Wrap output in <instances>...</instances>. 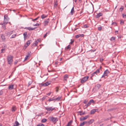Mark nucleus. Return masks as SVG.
<instances>
[{
	"label": "nucleus",
	"mask_w": 126,
	"mask_h": 126,
	"mask_svg": "<svg viewBox=\"0 0 126 126\" xmlns=\"http://www.w3.org/2000/svg\"><path fill=\"white\" fill-rule=\"evenodd\" d=\"M98 110L97 109H93L91 110L90 112V114H93L96 111V110Z\"/></svg>",
	"instance_id": "ddd939ff"
},
{
	"label": "nucleus",
	"mask_w": 126,
	"mask_h": 126,
	"mask_svg": "<svg viewBox=\"0 0 126 126\" xmlns=\"http://www.w3.org/2000/svg\"><path fill=\"white\" fill-rule=\"evenodd\" d=\"M50 83V82H46L45 83H42L41 85L42 86H45L48 85Z\"/></svg>",
	"instance_id": "9d476101"
},
{
	"label": "nucleus",
	"mask_w": 126,
	"mask_h": 126,
	"mask_svg": "<svg viewBox=\"0 0 126 126\" xmlns=\"http://www.w3.org/2000/svg\"><path fill=\"white\" fill-rule=\"evenodd\" d=\"M32 46L33 47H35V46H37V45L35 44V43H33V44L32 45Z\"/></svg>",
	"instance_id": "603ef678"
},
{
	"label": "nucleus",
	"mask_w": 126,
	"mask_h": 126,
	"mask_svg": "<svg viewBox=\"0 0 126 126\" xmlns=\"http://www.w3.org/2000/svg\"><path fill=\"white\" fill-rule=\"evenodd\" d=\"M13 57L10 55H9L7 56V60L8 63L10 65L12 64L13 62Z\"/></svg>",
	"instance_id": "f03ea898"
},
{
	"label": "nucleus",
	"mask_w": 126,
	"mask_h": 126,
	"mask_svg": "<svg viewBox=\"0 0 126 126\" xmlns=\"http://www.w3.org/2000/svg\"><path fill=\"white\" fill-rule=\"evenodd\" d=\"M83 122L84 123V124H86L87 123H88V122H87V121H85Z\"/></svg>",
	"instance_id": "bf43d9fd"
},
{
	"label": "nucleus",
	"mask_w": 126,
	"mask_h": 126,
	"mask_svg": "<svg viewBox=\"0 0 126 126\" xmlns=\"http://www.w3.org/2000/svg\"><path fill=\"white\" fill-rule=\"evenodd\" d=\"M96 86L97 87L98 89H99L100 87V85L99 84H97L96 85Z\"/></svg>",
	"instance_id": "ea45409f"
},
{
	"label": "nucleus",
	"mask_w": 126,
	"mask_h": 126,
	"mask_svg": "<svg viewBox=\"0 0 126 126\" xmlns=\"http://www.w3.org/2000/svg\"><path fill=\"white\" fill-rule=\"evenodd\" d=\"M1 52H2V53L4 52L5 51L4 49H3V48L2 49H1Z\"/></svg>",
	"instance_id": "8fccbe9b"
},
{
	"label": "nucleus",
	"mask_w": 126,
	"mask_h": 126,
	"mask_svg": "<svg viewBox=\"0 0 126 126\" xmlns=\"http://www.w3.org/2000/svg\"><path fill=\"white\" fill-rule=\"evenodd\" d=\"M47 17V16L43 14L41 16V18L42 19H43L46 17Z\"/></svg>",
	"instance_id": "a878e982"
},
{
	"label": "nucleus",
	"mask_w": 126,
	"mask_h": 126,
	"mask_svg": "<svg viewBox=\"0 0 126 126\" xmlns=\"http://www.w3.org/2000/svg\"><path fill=\"white\" fill-rule=\"evenodd\" d=\"M101 67H100L96 71L94 72L92 74L91 77L93 76L94 74L97 75L100 72V70H101Z\"/></svg>",
	"instance_id": "39448f33"
},
{
	"label": "nucleus",
	"mask_w": 126,
	"mask_h": 126,
	"mask_svg": "<svg viewBox=\"0 0 126 126\" xmlns=\"http://www.w3.org/2000/svg\"><path fill=\"white\" fill-rule=\"evenodd\" d=\"M36 28H32L31 27H26L25 28V29H27V30H28L30 31L31 30L32 31V30H34Z\"/></svg>",
	"instance_id": "f8f14e48"
},
{
	"label": "nucleus",
	"mask_w": 126,
	"mask_h": 126,
	"mask_svg": "<svg viewBox=\"0 0 126 126\" xmlns=\"http://www.w3.org/2000/svg\"><path fill=\"white\" fill-rule=\"evenodd\" d=\"M20 125V124L17 121H16L14 123L13 126H18Z\"/></svg>",
	"instance_id": "dca6fc26"
},
{
	"label": "nucleus",
	"mask_w": 126,
	"mask_h": 126,
	"mask_svg": "<svg viewBox=\"0 0 126 126\" xmlns=\"http://www.w3.org/2000/svg\"><path fill=\"white\" fill-rule=\"evenodd\" d=\"M30 41H28L26 43V44H25V46L26 47L28 46L30 44Z\"/></svg>",
	"instance_id": "aec40b11"
},
{
	"label": "nucleus",
	"mask_w": 126,
	"mask_h": 126,
	"mask_svg": "<svg viewBox=\"0 0 126 126\" xmlns=\"http://www.w3.org/2000/svg\"><path fill=\"white\" fill-rule=\"evenodd\" d=\"M123 16V18H126V15L123 14H122Z\"/></svg>",
	"instance_id": "a19ab883"
},
{
	"label": "nucleus",
	"mask_w": 126,
	"mask_h": 126,
	"mask_svg": "<svg viewBox=\"0 0 126 126\" xmlns=\"http://www.w3.org/2000/svg\"><path fill=\"white\" fill-rule=\"evenodd\" d=\"M40 41V39H38L35 42V43L37 45V44Z\"/></svg>",
	"instance_id": "bb28decb"
},
{
	"label": "nucleus",
	"mask_w": 126,
	"mask_h": 126,
	"mask_svg": "<svg viewBox=\"0 0 126 126\" xmlns=\"http://www.w3.org/2000/svg\"><path fill=\"white\" fill-rule=\"evenodd\" d=\"M9 19V18L8 17L7 15V14L5 15L4 16L3 23L1 24V25H2V27L4 29H5V25L8 23Z\"/></svg>",
	"instance_id": "f257e3e1"
},
{
	"label": "nucleus",
	"mask_w": 126,
	"mask_h": 126,
	"mask_svg": "<svg viewBox=\"0 0 126 126\" xmlns=\"http://www.w3.org/2000/svg\"><path fill=\"white\" fill-rule=\"evenodd\" d=\"M71 47L69 45H68V46L66 47V48L67 49H68L69 48H70Z\"/></svg>",
	"instance_id": "09e8293b"
},
{
	"label": "nucleus",
	"mask_w": 126,
	"mask_h": 126,
	"mask_svg": "<svg viewBox=\"0 0 126 126\" xmlns=\"http://www.w3.org/2000/svg\"><path fill=\"white\" fill-rule=\"evenodd\" d=\"M74 1L75 2H76L77 1V0H75Z\"/></svg>",
	"instance_id": "e2e57ef3"
},
{
	"label": "nucleus",
	"mask_w": 126,
	"mask_h": 126,
	"mask_svg": "<svg viewBox=\"0 0 126 126\" xmlns=\"http://www.w3.org/2000/svg\"><path fill=\"white\" fill-rule=\"evenodd\" d=\"M102 15V14L101 13H100L97 14V15L96 16V18H98Z\"/></svg>",
	"instance_id": "4468645a"
},
{
	"label": "nucleus",
	"mask_w": 126,
	"mask_h": 126,
	"mask_svg": "<svg viewBox=\"0 0 126 126\" xmlns=\"http://www.w3.org/2000/svg\"><path fill=\"white\" fill-rule=\"evenodd\" d=\"M110 73V72L108 69L105 70L104 73L103 75L101 77H105L106 76H107L108 74Z\"/></svg>",
	"instance_id": "20e7f679"
},
{
	"label": "nucleus",
	"mask_w": 126,
	"mask_h": 126,
	"mask_svg": "<svg viewBox=\"0 0 126 126\" xmlns=\"http://www.w3.org/2000/svg\"><path fill=\"white\" fill-rule=\"evenodd\" d=\"M89 117L88 116H85L84 117H83L82 118L81 117L80 118V121H83L86 119H87L88 117Z\"/></svg>",
	"instance_id": "9b49d317"
},
{
	"label": "nucleus",
	"mask_w": 126,
	"mask_h": 126,
	"mask_svg": "<svg viewBox=\"0 0 126 126\" xmlns=\"http://www.w3.org/2000/svg\"><path fill=\"white\" fill-rule=\"evenodd\" d=\"M124 21H121L120 22V24H124Z\"/></svg>",
	"instance_id": "4d7b16f0"
},
{
	"label": "nucleus",
	"mask_w": 126,
	"mask_h": 126,
	"mask_svg": "<svg viewBox=\"0 0 126 126\" xmlns=\"http://www.w3.org/2000/svg\"><path fill=\"white\" fill-rule=\"evenodd\" d=\"M71 42L70 43V44H72L74 42V41L72 40V39H71Z\"/></svg>",
	"instance_id": "a18cd8bd"
},
{
	"label": "nucleus",
	"mask_w": 126,
	"mask_h": 126,
	"mask_svg": "<svg viewBox=\"0 0 126 126\" xmlns=\"http://www.w3.org/2000/svg\"><path fill=\"white\" fill-rule=\"evenodd\" d=\"M113 110V109H109V110H108V111H110L112 110Z\"/></svg>",
	"instance_id": "052dcab7"
},
{
	"label": "nucleus",
	"mask_w": 126,
	"mask_h": 126,
	"mask_svg": "<svg viewBox=\"0 0 126 126\" xmlns=\"http://www.w3.org/2000/svg\"><path fill=\"white\" fill-rule=\"evenodd\" d=\"M118 31H115V33H118Z\"/></svg>",
	"instance_id": "680f3d73"
},
{
	"label": "nucleus",
	"mask_w": 126,
	"mask_h": 126,
	"mask_svg": "<svg viewBox=\"0 0 126 126\" xmlns=\"http://www.w3.org/2000/svg\"><path fill=\"white\" fill-rule=\"evenodd\" d=\"M45 109L48 112H50L52 111V110H55V108L54 107H46Z\"/></svg>",
	"instance_id": "7ed1b4c3"
},
{
	"label": "nucleus",
	"mask_w": 126,
	"mask_h": 126,
	"mask_svg": "<svg viewBox=\"0 0 126 126\" xmlns=\"http://www.w3.org/2000/svg\"><path fill=\"white\" fill-rule=\"evenodd\" d=\"M24 40H25L27 37V32H24L23 34Z\"/></svg>",
	"instance_id": "2eb2a0df"
},
{
	"label": "nucleus",
	"mask_w": 126,
	"mask_h": 126,
	"mask_svg": "<svg viewBox=\"0 0 126 126\" xmlns=\"http://www.w3.org/2000/svg\"><path fill=\"white\" fill-rule=\"evenodd\" d=\"M44 125L43 124H39L37 125V126H44Z\"/></svg>",
	"instance_id": "79ce46f5"
},
{
	"label": "nucleus",
	"mask_w": 126,
	"mask_h": 126,
	"mask_svg": "<svg viewBox=\"0 0 126 126\" xmlns=\"http://www.w3.org/2000/svg\"><path fill=\"white\" fill-rule=\"evenodd\" d=\"M84 35L83 34H79L78 35H77L76 36V38H78L79 37H83V36Z\"/></svg>",
	"instance_id": "6ab92c4d"
},
{
	"label": "nucleus",
	"mask_w": 126,
	"mask_h": 126,
	"mask_svg": "<svg viewBox=\"0 0 126 126\" xmlns=\"http://www.w3.org/2000/svg\"><path fill=\"white\" fill-rule=\"evenodd\" d=\"M16 36V34H13L12 36V37L11 38H15Z\"/></svg>",
	"instance_id": "c9c22d12"
},
{
	"label": "nucleus",
	"mask_w": 126,
	"mask_h": 126,
	"mask_svg": "<svg viewBox=\"0 0 126 126\" xmlns=\"http://www.w3.org/2000/svg\"><path fill=\"white\" fill-rule=\"evenodd\" d=\"M49 21V18L45 20L44 23V26H47L48 25Z\"/></svg>",
	"instance_id": "6e6552de"
},
{
	"label": "nucleus",
	"mask_w": 126,
	"mask_h": 126,
	"mask_svg": "<svg viewBox=\"0 0 126 126\" xmlns=\"http://www.w3.org/2000/svg\"><path fill=\"white\" fill-rule=\"evenodd\" d=\"M53 100H55L54 98H51L49 99H48V101H52Z\"/></svg>",
	"instance_id": "2f4dec72"
},
{
	"label": "nucleus",
	"mask_w": 126,
	"mask_h": 126,
	"mask_svg": "<svg viewBox=\"0 0 126 126\" xmlns=\"http://www.w3.org/2000/svg\"><path fill=\"white\" fill-rule=\"evenodd\" d=\"M112 25H114L115 26L116 25V23L115 22H113L112 23Z\"/></svg>",
	"instance_id": "3c124183"
},
{
	"label": "nucleus",
	"mask_w": 126,
	"mask_h": 126,
	"mask_svg": "<svg viewBox=\"0 0 126 126\" xmlns=\"http://www.w3.org/2000/svg\"><path fill=\"white\" fill-rule=\"evenodd\" d=\"M39 17H37V18H35V19H32V21H34L36 20H37L38 18Z\"/></svg>",
	"instance_id": "c03bdc74"
},
{
	"label": "nucleus",
	"mask_w": 126,
	"mask_h": 126,
	"mask_svg": "<svg viewBox=\"0 0 126 126\" xmlns=\"http://www.w3.org/2000/svg\"><path fill=\"white\" fill-rule=\"evenodd\" d=\"M68 75L67 74H66L64 75L63 77V80L65 81H67V79L68 78Z\"/></svg>",
	"instance_id": "f3484780"
},
{
	"label": "nucleus",
	"mask_w": 126,
	"mask_h": 126,
	"mask_svg": "<svg viewBox=\"0 0 126 126\" xmlns=\"http://www.w3.org/2000/svg\"><path fill=\"white\" fill-rule=\"evenodd\" d=\"M51 120L53 122H56L58 120L57 118H55L53 117L51 118Z\"/></svg>",
	"instance_id": "1a4fd4ad"
},
{
	"label": "nucleus",
	"mask_w": 126,
	"mask_h": 126,
	"mask_svg": "<svg viewBox=\"0 0 126 126\" xmlns=\"http://www.w3.org/2000/svg\"><path fill=\"white\" fill-rule=\"evenodd\" d=\"M79 112L80 113V115H83L85 114V112H82L81 111H79Z\"/></svg>",
	"instance_id": "c756f323"
},
{
	"label": "nucleus",
	"mask_w": 126,
	"mask_h": 126,
	"mask_svg": "<svg viewBox=\"0 0 126 126\" xmlns=\"http://www.w3.org/2000/svg\"><path fill=\"white\" fill-rule=\"evenodd\" d=\"M84 125V123H83V122L82 123H80L79 126H83Z\"/></svg>",
	"instance_id": "4c0bfd02"
},
{
	"label": "nucleus",
	"mask_w": 126,
	"mask_h": 126,
	"mask_svg": "<svg viewBox=\"0 0 126 126\" xmlns=\"http://www.w3.org/2000/svg\"><path fill=\"white\" fill-rule=\"evenodd\" d=\"M30 53H29L28 54V55H27L26 56V57H25V59L24 60V61H26V60H27L28 58L30 57Z\"/></svg>",
	"instance_id": "393cba45"
},
{
	"label": "nucleus",
	"mask_w": 126,
	"mask_h": 126,
	"mask_svg": "<svg viewBox=\"0 0 126 126\" xmlns=\"http://www.w3.org/2000/svg\"><path fill=\"white\" fill-rule=\"evenodd\" d=\"M62 58H61L60 59V61H61L62 60Z\"/></svg>",
	"instance_id": "69168bd1"
},
{
	"label": "nucleus",
	"mask_w": 126,
	"mask_h": 126,
	"mask_svg": "<svg viewBox=\"0 0 126 126\" xmlns=\"http://www.w3.org/2000/svg\"><path fill=\"white\" fill-rule=\"evenodd\" d=\"M94 102V100L93 99L90 100L87 104L84 106V107L85 108H87L88 106H90L92 103H93Z\"/></svg>",
	"instance_id": "423d86ee"
},
{
	"label": "nucleus",
	"mask_w": 126,
	"mask_h": 126,
	"mask_svg": "<svg viewBox=\"0 0 126 126\" xmlns=\"http://www.w3.org/2000/svg\"><path fill=\"white\" fill-rule=\"evenodd\" d=\"M88 78L89 77L88 76H85L81 80L80 82L82 83H83L86 81L87 80Z\"/></svg>",
	"instance_id": "0eeeda50"
},
{
	"label": "nucleus",
	"mask_w": 126,
	"mask_h": 126,
	"mask_svg": "<svg viewBox=\"0 0 126 126\" xmlns=\"http://www.w3.org/2000/svg\"><path fill=\"white\" fill-rule=\"evenodd\" d=\"M71 122H69L68 123L67 125L66 126H70V125H71Z\"/></svg>",
	"instance_id": "f704fd0d"
},
{
	"label": "nucleus",
	"mask_w": 126,
	"mask_h": 126,
	"mask_svg": "<svg viewBox=\"0 0 126 126\" xmlns=\"http://www.w3.org/2000/svg\"><path fill=\"white\" fill-rule=\"evenodd\" d=\"M16 109L15 107H13L12 109V111L13 112L14 111H15Z\"/></svg>",
	"instance_id": "473e14b6"
},
{
	"label": "nucleus",
	"mask_w": 126,
	"mask_h": 126,
	"mask_svg": "<svg viewBox=\"0 0 126 126\" xmlns=\"http://www.w3.org/2000/svg\"><path fill=\"white\" fill-rule=\"evenodd\" d=\"M102 27L101 26L99 27L98 28V29L99 31H100L101 30Z\"/></svg>",
	"instance_id": "de8ad7c7"
},
{
	"label": "nucleus",
	"mask_w": 126,
	"mask_h": 126,
	"mask_svg": "<svg viewBox=\"0 0 126 126\" xmlns=\"http://www.w3.org/2000/svg\"><path fill=\"white\" fill-rule=\"evenodd\" d=\"M18 62V61L17 60H16L14 62V64L15 65Z\"/></svg>",
	"instance_id": "37998d69"
},
{
	"label": "nucleus",
	"mask_w": 126,
	"mask_h": 126,
	"mask_svg": "<svg viewBox=\"0 0 126 126\" xmlns=\"http://www.w3.org/2000/svg\"><path fill=\"white\" fill-rule=\"evenodd\" d=\"M14 85H11L9 86L8 87L9 89L10 90H11L13 89V88Z\"/></svg>",
	"instance_id": "5701e85b"
},
{
	"label": "nucleus",
	"mask_w": 126,
	"mask_h": 126,
	"mask_svg": "<svg viewBox=\"0 0 126 126\" xmlns=\"http://www.w3.org/2000/svg\"><path fill=\"white\" fill-rule=\"evenodd\" d=\"M115 39V38L114 37H112L110 39V40L111 41H113Z\"/></svg>",
	"instance_id": "e433bc0d"
},
{
	"label": "nucleus",
	"mask_w": 126,
	"mask_h": 126,
	"mask_svg": "<svg viewBox=\"0 0 126 126\" xmlns=\"http://www.w3.org/2000/svg\"><path fill=\"white\" fill-rule=\"evenodd\" d=\"M58 3H57V0H56L54 1V7L56 8V7Z\"/></svg>",
	"instance_id": "412c9836"
},
{
	"label": "nucleus",
	"mask_w": 126,
	"mask_h": 126,
	"mask_svg": "<svg viewBox=\"0 0 126 126\" xmlns=\"http://www.w3.org/2000/svg\"><path fill=\"white\" fill-rule=\"evenodd\" d=\"M94 121V120L91 119L88 122V124H92L93 122Z\"/></svg>",
	"instance_id": "4be33fe9"
},
{
	"label": "nucleus",
	"mask_w": 126,
	"mask_h": 126,
	"mask_svg": "<svg viewBox=\"0 0 126 126\" xmlns=\"http://www.w3.org/2000/svg\"><path fill=\"white\" fill-rule=\"evenodd\" d=\"M47 119H46L44 118L41 120L42 123H45L47 121Z\"/></svg>",
	"instance_id": "7c9ffc66"
},
{
	"label": "nucleus",
	"mask_w": 126,
	"mask_h": 126,
	"mask_svg": "<svg viewBox=\"0 0 126 126\" xmlns=\"http://www.w3.org/2000/svg\"><path fill=\"white\" fill-rule=\"evenodd\" d=\"M50 32H47L45 34V35L44 36V38H45L47 36V34H49L50 33Z\"/></svg>",
	"instance_id": "cd10ccee"
},
{
	"label": "nucleus",
	"mask_w": 126,
	"mask_h": 126,
	"mask_svg": "<svg viewBox=\"0 0 126 126\" xmlns=\"http://www.w3.org/2000/svg\"><path fill=\"white\" fill-rule=\"evenodd\" d=\"M4 112H2V114H4Z\"/></svg>",
	"instance_id": "0e129e2a"
},
{
	"label": "nucleus",
	"mask_w": 126,
	"mask_h": 126,
	"mask_svg": "<svg viewBox=\"0 0 126 126\" xmlns=\"http://www.w3.org/2000/svg\"><path fill=\"white\" fill-rule=\"evenodd\" d=\"M123 9L124 8L123 7H121L120 8V10H121V11H122Z\"/></svg>",
	"instance_id": "6e6d98bb"
},
{
	"label": "nucleus",
	"mask_w": 126,
	"mask_h": 126,
	"mask_svg": "<svg viewBox=\"0 0 126 126\" xmlns=\"http://www.w3.org/2000/svg\"><path fill=\"white\" fill-rule=\"evenodd\" d=\"M79 0V2H81V0Z\"/></svg>",
	"instance_id": "774afa93"
},
{
	"label": "nucleus",
	"mask_w": 126,
	"mask_h": 126,
	"mask_svg": "<svg viewBox=\"0 0 126 126\" xmlns=\"http://www.w3.org/2000/svg\"><path fill=\"white\" fill-rule=\"evenodd\" d=\"M51 92H49V93H47V95L49 96V95L50 94H51Z\"/></svg>",
	"instance_id": "13d9d810"
},
{
	"label": "nucleus",
	"mask_w": 126,
	"mask_h": 126,
	"mask_svg": "<svg viewBox=\"0 0 126 126\" xmlns=\"http://www.w3.org/2000/svg\"><path fill=\"white\" fill-rule=\"evenodd\" d=\"M88 101L86 100H84L83 103L85 104H86L87 102Z\"/></svg>",
	"instance_id": "49530a36"
},
{
	"label": "nucleus",
	"mask_w": 126,
	"mask_h": 126,
	"mask_svg": "<svg viewBox=\"0 0 126 126\" xmlns=\"http://www.w3.org/2000/svg\"><path fill=\"white\" fill-rule=\"evenodd\" d=\"M31 83L32 82H29L28 84V86H29L31 84Z\"/></svg>",
	"instance_id": "5fc2aeb1"
},
{
	"label": "nucleus",
	"mask_w": 126,
	"mask_h": 126,
	"mask_svg": "<svg viewBox=\"0 0 126 126\" xmlns=\"http://www.w3.org/2000/svg\"><path fill=\"white\" fill-rule=\"evenodd\" d=\"M74 12V7H73L71 11V15H73V13Z\"/></svg>",
	"instance_id": "b1692460"
},
{
	"label": "nucleus",
	"mask_w": 126,
	"mask_h": 126,
	"mask_svg": "<svg viewBox=\"0 0 126 126\" xmlns=\"http://www.w3.org/2000/svg\"><path fill=\"white\" fill-rule=\"evenodd\" d=\"M1 38L3 41H5V36L3 34H2L1 35Z\"/></svg>",
	"instance_id": "a211bd4d"
},
{
	"label": "nucleus",
	"mask_w": 126,
	"mask_h": 126,
	"mask_svg": "<svg viewBox=\"0 0 126 126\" xmlns=\"http://www.w3.org/2000/svg\"><path fill=\"white\" fill-rule=\"evenodd\" d=\"M46 96H44L43 98H42V101L46 99Z\"/></svg>",
	"instance_id": "58836bf2"
},
{
	"label": "nucleus",
	"mask_w": 126,
	"mask_h": 126,
	"mask_svg": "<svg viewBox=\"0 0 126 126\" xmlns=\"http://www.w3.org/2000/svg\"><path fill=\"white\" fill-rule=\"evenodd\" d=\"M83 27L84 28H86L88 27L89 26L86 24H85L84 25Z\"/></svg>",
	"instance_id": "72a5a7b5"
},
{
	"label": "nucleus",
	"mask_w": 126,
	"mask_h": 126,
	"mask_svg": "<svg viewBox=\"0 0 126 126\" xmlns=\"http://www.w3.org/2000/svg\"><path fill=\"white\" fill-rule=\"evenodd\" d=\"M55 63L56 64H57V62H56Z\"/></svg>",
	"instance_id": "338daca9"
},
{
	"label": "nucleus",
	"mask_w": 126,
	"mask_h": 126,
	"mask_svg": "<svg viewBox=\"0 0 126 126\" xmlns=\"http://www.w3.org/2000/svg\"><path fill=\"white\" fill-rule=\"evenodd\" d=\"M61 98V97H59L56 98H54L55 100V101H56V100L59 101L60 99Z\"/></svg>",
	"instance_id": "c85d7f7f"
},
{
	"label": "nucleus",
	"mask_w": 126,
	"mask_h": 126,
	"mask_svg": "<svg viewBox=\"0 0 126 126\" xmlns=\"http://www.w3.org/2000/svg\"><path fill=\"white\" fill-rule=\"evenodd\" d=\"M39 25V24H37V23L35 24L34 25H33V26H38Z\"/></svg>",
	"instance_id": "864d4df0"
}]
</instances>
